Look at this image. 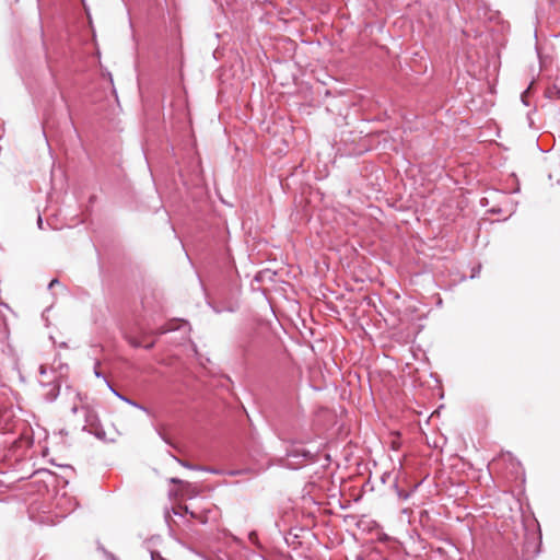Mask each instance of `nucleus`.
I'll use <instances>...</instances> for the list:
<instances>
[{"instance_id":"nucleus-1","label":"nucleus","mask_w":560,"mask_h":560,"mask_svg":"<svg viewBox=\"0 0 560 560\" xmlns=\"http://www.w3.org/2000/svg\"><path fill=\"white\" fill-rule=\"evenodd\" d=\"M173 512H174V514L180 515V516H183L187 513H189L191 517L196 516L194 512H189L188 506H186V505H178L176 508H173Z\"/></svg>"},{"instance_id":"nucleus-2","label":"nucleus","mask_w":560,"mask_h":560,"mask_svg":"<svg viewBox=\"0 0 560 560\" xmlns=\"http://www.w3.org/2000/svg\"><path fill=\"white\" fill-rule=\"evenodd\" d=\"M491 212L493 213H509L511 214L513 212V207L511 206L509 209H502V208H491L490 209Z\"/></svg>"},{"instance_id":"nucleus-3","label":"nucleus","mask_w":560,"mask_h":560,"mask_svg":"<svg viewBox=\"0 0 560 560\" xmlns=\"http://www.w3.org/2000/svg\"><path fill=\"white\" fill-rule=\"evenodd\" d=\"M456 487H457V495L460 493H467L466 487L464 485H460L459 482H457Z\"/></svg>"},{"instance_id":"nucleus-4","label":"nucleus","mask_w":560,"mask_h":560,"mask_svg":"<svg viewBox=\"0 0 560 560\" xmlns=\"http://www.w3.org/2000/svg\"><path fill=\"white\" fill-rule=\"evenodd\" d=\"M490 197H491L492 199H495V197H502V198H504V199H508V197H506V196H504V195H502V194H500V192H497V191H493V192L491 194V196H490Z\"/></svg>"},{"instance_id":"nucleus-5","label":"nucleus","mask_w":560,"mask_h":560,"mask_svg":"<svg viewBox=\"0 0 560 560\" xmlns=\"http://www.w3.org/2000/svg\"><path fill=\"white\" fill-rule=\"evenodd\" d=\"M456 174H457V176H459V175H462V174H464V175L466 176V168H462V170H459V168L457 167Z\"/></svg>"},{"instance_id":"nucleus-6","label":"nucleus","mask_w":560,"mask_h":560,"mask_svg":"<svg viewBox=\"0 0 560 560\" xmlns=\"http://www.w3.org/2000/svg\"><path fill=\"white\" fill-rule=\"evenodd\" d=\"M171 482H173V483H183V481L180 479H178V478H172Z\"/></svg>"},{"instance_id":"nucleus-7","label":"nucleus","mask_w":560,"mask_h":560,"mask_svg":"<svg viewBox=\"0 0 560 560\" xmlns=\"http://www.w3.org/2000/svg\"><path fill=\"white\" fill-rule=\"evenodd\" d=\"M527 93H528V90L524 91V93L522 94V100L525 104H526L525 96Z\"/></svg>"},{"instance_id":"nucleus-8","label":"nucleus","mask_w":560,"mask_h":560,"mask_svg":"<svg viewBox=\"0 0 560 560\" xmlns=\"http://www.w3.org/2000/svg\"><path fill=\"white\" fill-rule=\"evenodd\" d=\"M171 328H165V329H160V334H164L166 331H168Z\"/></svg>"},{"instance_id":"nucleus-9","label":"nucleus","mask_w":560,"mask_h":560,"mask_svg":"<svg viewBox=\"0 0 560 560\" xmlns=\"http://www.w3.org/2000/svg\"><path fill=\"white\" fill-rule=\"evenodd\" d=\"M56 282H57V280H51V282H50V284H49V285L51 287V285H54Z\"/></svg>"}]
</instances>
